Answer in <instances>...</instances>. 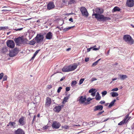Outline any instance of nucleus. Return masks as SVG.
Here are the masks:
<instances>
[{"instance_id":"f8f14e48","label":"nucleus","mask_w":134,"mask_h":134,"mask_svg":"<svg viewBox=\"0 0 134 134\" xmlns=\"http://www.w3.org/2000/svg\"><path fill=\"white\" fill-rule=\"evenodd\" d=\"M86 100V96L83 97L82 96H81L79 97V101L80 103L83 104L84 103L85 104V102Z\"/></svg>"},{"instance_id":"69168bd1","label":"nucleus","mask_w":134,"mask_h":134,"mask_svg":"<svg viewBox=\"0 0 134 134\" xmlns=\"http://www.w3.org/2000/svg\"><path fill=\"white\" fill-rule=\"evenodd\" d=\"M89 58L87 57L85 58V62H87L89 61Z\"/></svg>"},{"instance_id":"ddd939ff","label":"nucleus","mask_w":134,"mask_h":134,"mask_svg":"<svg viewBox=\"0 0 134 134\" xmlns=\"http://www.w3.org/2000/svg\"><path fill=\"white\" fill-rule=\"evenodd\" d=\"M24 117L22 116L19 119L18 122L19 123V125L22 126L25 125V122L24 121Z\"/></svg>"},{"instance_id":"4468645a","label":"nucleus","mask_w":134,"mask_h":134,"mask_svg":"<svg viewBox=\"0 0 134 134\" xmlns=\"http://www.w3.org/2000/svg\"><path fill=\"white\" fill-rule=\"evenodd\" d=\"M103 108V106L101 105H98L95 106L94 107V111H96L98 110L101 111Z\"/></svg>"},{"instance_id":"2f4dec72","label":"nucleus","mask_w":134,"mask_h":134,"mask_svg":"<svg viewBox=\"0 0 134 134\" xmlns=\"http://www.w3.org/2000/svg\"><path fill=\"white\" fill-rule=\"evenodd\" d=\"M9 29L8 27L7 26H0V30L5 31Z\"/></svg>"},{"instance_id":"79ce46f5","label":"nucleus","mask_w":134,"mask_h":134,"mask_svg":"<svg viewBox=\"0 0 134 134\" xmlns=\"http://www.w3.org/2000/svg\"><path fill=\"white\" fill-rule=\"evenodd\" d=\"M92 123L93 124V126H94L95 125L97 124H99V123H101V122H100V121L99 122L92 121Z\"/></svg>"},{"instance_id":"a878e982","label":"nucleus","mask_w":134,"mask_h":134,"mask_svg":"<svg viewBox=\"0 0 134 134\" xmlns=\"http://www.w3.org/2000/svg\"><path fill=\"white\" fill-rule=\"evenodd\" d=\"M110 94L111 95V96L113 97H116L119 95L118 93L114 92H111Z\"/></svg>"},{"instance_id":"20e7f679","label":"nucleus","mask_w":134,"mask_h":134,"mask_svg":"<svg viewBox=\"0 0 134 134\" xmlns=\"http://www.w3.org/2000/svg\"><path fill=\"white\" fill-rule=\"evenodd\" d=\"M44 38V35L41 33L37 34L34 38L35 40L36 41L37 43H39L41 42L43 40Z\"/></svg>"},{"instance_id":"7ed1b4c3","label":"nucleus","mask_w":134,"mask_h":134,"mask_svg":"<svg viewBox=\"0 0 134 134\" xmlns=\"http://www.w3.org/2000/svg\"><path fill=\"white\" fill-rule=\"evenodd\" d=\"M123 38L125 41L129 44L130 45L134 43V40L129 35H126L124 36Z\"/></svg>"},{"instance_id":"f257e3e1","label":"nucleus","mask_w":134,"mask_h":134,"mask_svg":"<svg viewBox=\"0 0 134 134\" xmlns=\"http://www.w3.org/2000/svg\"><path fill=\"white\" fill-rule=\"evenodd\" d=\"M95 11L96 13H95L93 11L92 16H94L95 18L97 21L100 22H105L111 19L110 17L105 16L102 14L104 12V10L103 8L97 7L95 9Z\"/></svg>"},{"instance_id":"39448f33","label":"nucleus","mask_w":134,"mask_h":134,"mask_svg":"<svg viewBox=\"0 0 134 134\" xmlns=\"http://www.w3.org/2000/svg\"><path fill=\"white\" fill-rule=\"evenodd\" d=\"M6 44L7 46L11 49L14 48L15 46L14 42L12 40H8L6 42Z\"/></svg>"},{"instance_id":"2eb2a0df","label":"nucleus","mask_w":134,"mask_h":134,"mask_svg":"<svg viewBox=\"0 0 134 134\" xmlns=\"http://www.w3.org/2000/svg\"><path fill=\"white\" fill-rule=\"evenodd\" d=\"M62 70L63 72H69L70 71L69 65H65L63 68Z\"/></svg>"},{"instance_id":"4c0bfd02","label":"nucleus","mask_w":134,"mask_h":134,"mask_svg":"<svg viewBox=\"0 0 134 134\" xmlns=\"http://www.w3.org/2000/svg\"><path fill=\"white\" fill-rule=\"evenodd\" d=\"M84 80H85V79L84 78L81 79L79 81V85H81L83 83Z\"/></svg>"},{"instance_id":"5fc2aeb1","label":"nucleus","mask_w":134,"mask_h":134,"mask_svg":"<svg viewBox=\"0 0 134 134\" xmlns=\"http://www.w3.org/2000/svg\"><path fill=\"white\" fill-rule=\"evenodd\" d=\"M70 90V87H66L65 88L66 92H68Z\"/></svg>"},{"instance_id":"6e6d98bb","label":"nucleus","mask_w":134,"mask_h":134,"mask_svg":"<svg viewBox=\"0 0 134 134\" xmlns=\"http://www.w3.org/2000/svg\"><path fill=\"white\" fill-rule=\"evenodd\" d=\"M48 126H45L43 127V129L45 130H46L47 129H48Z\"/></svg>"},{"instance_id":"a19ab883","label":"nucleus","mask_w":134,"mask_h":134,"mask_svg":"<svg viewBox=\"0 0 134 134\" xmlns=\"http://www.w3.org/2000/svg\"><path fill=\"white\" fill-rule=\"evenodd\" d=\"M62 129L63 128H64L65 129H67L69 128V126L66 125H65L64 126H62Z\"/></svg>"},{"instance_id":"603ef678","label":"nucleus","mask_w":134,"mask_h":134,"mask_svg":"<svg viewBox=\"0 0 134 134\" xmlns=\"http://www.w3.org/2000/svg\"><path fill=\"white\" fill-rule=\"evenodd\" d=\"M98 63L96 61L94 62L93 63L92 65V66H96L97 64Z\"/></svg>"},{"instance_id":"1a4fd4ad","label":"nucleus","mask_w":134,"mask_h":134,"mask_svg":"<svg viewBox=\"0 0 134 134\" xmlns=\"http://www.w3.org/2000/svg\"><path fill=\"white\" fill-rule=\"evenodd\" d=\"M80 64V63L78 62V63H74L72 65H69L70 71H72L75 70L77 67Z\"/></svg>"},{"instance_id":"4be33fe9","label":"nucleus","mask_w":134,"mask_h":134,"mask_svg":"<svg viewBox=\"0 0 134 134\" xmlns=\"http://www.w3.org/2000/svg\"><path fill=\"white\" fill-rule=\"evenodd\" d=\"M120 10L121 9L119 7L117 6H116L112 10V12H119Z\"/></svg>"},{"instance_id":"6ab92c4d","label":"nucleus","mask_w":134,"mask_h":134,"mask_svg":"<svg viewBox=\"0 0 134 134\" xmlns=\"http://www.w3.org/2000/svg\"><path fill=\"white\" fill-rule=\"evenodd\" d=\"M53 110L55 112L58 113L61 110V108L59 105L56 106L53 109Z\"/></svg>"},{"instance_id":"c85d7f7f","label":"nucleus","mask_w":134,"mask_h":134,"mask_svg":"<svg viewBox=\"0 0 134 134\" xmlns=\"http://www.w3.org/2000/svg\"><path fill=\"white\" fill-rule=\"evenodd\" d=\"M68 5H71L73 4H74L76 3V1L75 0H70L68 2ZM68 5H66L67 6Z\"/></svg>"},{"instance_id":"423d86ee","label":"nucleus","mask_w":134,"mask_h":134,"mask_svg":"<svg viewBox=\"0 0 134 134\" xmlns=\"http://www.w3.org/2000/svg\"><path fill=\"white\" fill-rule=\"evenodd\" d=\"M47 9L48 10L53 9L55 6L53 2L50 1L48 2L47 5Z\"/></svg>"},{"instance_id":"09e8293b","label":"nucleus","mask_w":134,"mask_h":134,"mask_svg":"<svg viewBox=\"0 0 134 134\" xmlns=\"http://www.w3.org/2000/svg\"><path fill=\"white\" fill-rule=\"evenodd\" d=\"M23 29V28H20L18 29H14V30L16 31H20L21 30Z\"/></svg>"},{"instance_id":"3c124183","label":"nucleus","mask_w":134,"mask_h":134,"mask_svg":"<svg viewBox=\"0 0 134 134\" xmlns=\"http://www.w3.org/2000/svg\"><path fill=\"white\" fill-rule=\"evenodd\" d=\"M97 80V79L95 77H92L91 79V81L92 82L96 80Z\"/></svg>"},{"instance_id":"f3484780","label":"nucleus","mask_w":134,"mask_h":134,"mask_svg":"<svg viewBox=\"0 0 134 134\" xmlns=\"http://www.w3.org/2000/svg\"><path fill=\"white\" fill-rule=\"evenodd\" d=\"M96 45L94 46L91 47L90 48H87V52H89L90 51L91 49H92L93 50L96 51L98 50L100 48V47L99 46L98 48H96Z\"/></svg>"},{"instance_id":"a211bd4d","label":"nucleus","mask_w":134,"mask_h":134,"mask_svg":"<svg viewBox=\"0 0 134 134\" xmlns=\"http://www.w3.org/2000/svg\"><path fill=\"white\" fill-rule=\"evenodd\" d=\"M52 33L51 32H49L46 35V38L47 39L50 40L52 38Z\"/></svg>"},{"instance_id":"4d7b16f0","label":"nucleus","mask_w":134,"mask_h":134,"mask_svg":"<svg viewBox=\"0 0 134 134\" xmlns=\"http://www.w3.org/2000/svg\"><path fill=\"white\" fill-rule=\"evenodd\" d=\"M109 119V118H108L107 119H105L104 120H103V121H102V120H101L100 121V122H101V123H102V122H105V121H107V120H108Z\"/></svg>"},{"instance_id":"6e6552de","label":"nucleus","mask_w":134,"mask_h":134,"mask_svg":"<svg viewBox=\"0 0 134 134\" xmlns=\"http://www.w3.org/2000/svg\"><path fill=\"white\" fill-rule=\"evenodd\" d=\"M61 126V124L60 123L56 121H53L52 125V128L54 129H58Z\"/></svg>"},{"instance_id":"37998d69","label":"nucleus","mask_w":134,"mask_h":134,"mask_svg":"<svg viewBox=\"0 0 134 134\" xmlns=\"http://www.w3.org/2000/svg\"><path fill=\"white\" fill-rule=\"evenodd\" d=\"M7 75H5L4 76H3V81H6L7 79Z\"/></svg>"},{"instance_id":"338daca9","label":"nucleus","mask_w":134,"mask_h":134,"mask_svg":"<svg viewBox=\"0 0 134 134\" xmlns=\"http://www.w3.org/2000/svg\"><path fill=\"white\" fill-rule=\"evenodd\" d=\"M69 21H70L71 22H73V19L72 18H70L69 19Z\"/></svg>"},{"instance_id":"49530a36","label":"nucleus","mask_w":134,"mask_h":134,"mask_svg":"<svg viewBox=\"0 0 134 134\" xmlns=\"http://www.w3.org/2000/svg\"><path fill=\"white\" fill-rule=\"evenodd\" d=\"M97 92V90H96L93 93L92 92V93L91 94V95L93 97H94L95 96L96 93Z\"/></svg>"},{"instance_id":"c756f323","label":"nucleus","mask_w":134,"mask_h":134,"mask_svg":"<svg viewBox=\"0 0 134 134\" xmlns=\"http://www.w3.org/2000/svg\"><path fill=\"white\" fill-rule=\"evenodd\" d=\"M8 51V48L7 47H3L1 50L2 52L4 53H5Z\"/></svg>"},{"instance_id":"bf43d9fd","label":"nucleus","mask_w":134,"mask_h":134,"mask_svg":"<svg viewBox=\"0 0 134 134\" xmlns=\"http://www.w3.org/2000/svg\"><path fill=\"white\" fill-rule=\"evenodd\" d=\"M88 124V123L86 122H83L82 123V125L83 126H86Z\"/></svg>"},{"instance_id":"7c9ffc66","label":"nucleus","mask_w":134,"mask_h":134,"mask_svg":"<svg viewBox=\"0 0 134 134\" xmlns=\"http://www.w3.org/2000/svg\"><path fill=\"white\" fill-rule=\"evenodd\" d=\"M94 98H91L90 97H88L87 99H86V101L87 102L85 103V104L87 105L90 103V101L92 100Z\"/></svg>"},{"instance_id":"bb28decb","label":"nucleus","mask_w":134,"mask_h":134,"mask_svg":"<svg viewBox=\"0 0 134 134\" xmlns=\"http://www.w3.org/2000/svg\"><path fill=\"white\" fill-rule=\"evenodd\" d=\"M35 41V39H34V38L32 40L29 41V43H27V44H29L30 45H34L36 43V42Z\"/></svg>"},{"instance_id":"e433bc0d","label":"nucleus","mask_w":134,"mask_h":134,"mask_svg":"<svg viewBox=\"0 0 134 134\" xmlns=\"http://www.w3.org/2000/svg\"><path fill=\"white\" fill-rule=\"evenodd\" d=\"M107 92L106 91H102L101 93L102 97H104L107 94Z\"/></svg>"},{"instance_id":"473e14b6","label":"nucleus","mask_w":134,"mask_h":134,"mask_svg":"<svg viewBox=\"0 0 134 134\" xmlns=\"http://www.w3.org/2000/svg\"><path fill=\"white\" fill-rule=\"evenodd\" d=\"M127 122L124 119L122 121H120L118 125H122L125 124H126Z\"/></svg>"},{"instance_id":"c03bdc74","label":"nucleus","mask_w":134,"mask_h":134,"mask_svg":"<svg viewBox=\"0 0 134 134\" xmlns=\"http://www.w3.org/2000/svg\"><path fill=\"white\" fill-rule=\"evenodd\" d=\"M62 89V87H59L58 88L57 91L58 93H59L61 91V90Z\"/></svg>"},{"instance_id":"b1692460","label":"nucleus","mask_w":134,"mask_h":134,"mask_svg":"<svg viewBox=\"0 0 134 134\" xmlns=\"http://www.w3.org/2000/svg\"><path fill=\"white\" fill-rule=\"evenodd\" d=\"M130 113H128L125 117L124 118V119L127 122L131 118V116H129Z\"/></svg>"},{"instance_id":"c9c22d12","label":"nucleus","mask_w":134,"mask_h":134,"mask_svg":"<svg viewBox=\"0 0 134 134\" xmlns=\"http://www.w3.org/2000/svg\"><path fill=\"white\" fill-rule=\"evenodd\" d=\"M96 90L95 88H92L89 90L88 92L89 93H92V92L93 93Z\"/></svg>"},{"instance_id":"aec40b11","label":"nucleus","mask_w":134,"mask_h":134,"mask_svg":"<svg viewBox=\"0 0 134 134\" xmlns=\"http://www.w3.org/2000/svg\"><path fill=\"white\" fill-rule=\"evenodd\" d=\"M9 56L10 57H13L16 55L17 53H14L13 52V51L12 50L9 51Z\"/></svg>"},{"instance_id":"774afa93","label":"nucleus","mask_w":134,"mask_h":134,"mask_svg":"<svg viewBox=\"0 0 134 134\" xmlns=\"http://www.w3.org/2000/svg\"><path fill=\"white\" fill-rule=\"evenodd\" d=\"M102 114V112H98L96 115L97 116H99Z\"/></svg>"},{"instance_id":"f704fd0d","label":"nucleus","mask_w":134,"mask_h":134,"mask_svg":"<svg viewBox=\"0 0 134 134\" xmlns=\"http://www.w3.org/2000/svg\"><path fill=\"white\" fill-rule=\"evenodd\" d=\"M12 50V51H13V52L14 53H17V54L19 51V49L18 48L16 47L14 48Z\"/></svg>"},{"instance_id":"58836bf2","label":"nucleus","mask_w":134,"mask_h":134,"mask_svg":"<svg viewBox=\"0 0 134 134\" xmlns=\"http://www.w3.org/2000/svg\"><path fill=\"white\" fill-rule=\"evenodd\" d=\"M101 97L100 96H96L95 99L97 100H99L101 99Z\"/></svg>"},{"instance_id":"052dcab7","label":"nucleus","mask_w":134,"mask_h":134,"mask_svg":"<svg viewBox=\"0 0 134 134\" xmlns=\"http://www.w3.org/2000/svg\"><path fill=\"white\" fill-rule=\"evenodd\" d=\"M105 103V102L104 100H101L99 102V103L101 104H104Z\"/></svg>"},{"instance_id":"8fccbe9b","label":"nucleus","mask_w":134,"mask_h":134,"mask_svg":"<svg viewBox=\"0 0 134 134\" xmlns=\"http://www.w3.org/2000/svg\"><path fill=\"white\" fill-rule=\"evenodd\" d=\"M62 1L63 4H66L68 2L67 0H62Z\"/></svg>"},{"instance_id":"ea45409f","label":"nucleus","mask_w":134,"mask_h":134,"mask_svg":"<svg viewBox=\"0 0 134 134\" xmlns=\"http://www.w3.org/2000/svg\"><path fill=\"white\" fill-rule=\"evenodd\" d=\"M46 103H47V104L50 105L51 103V99L50 98H49V99L47 100Z\"/></svg>"},{"instance_id":"0e129e2a","label":"nucleus","mask_w":134,"mask_h":134,"mask_svg":"<svg viewBox=\"0 0 134 134\" xmlns=\"http://www.w3.org/2000/svg\"><path fill=\"white\" fill-rule=\"evenodd\" d=\"M65 76H63L62 77L60 80V81H62L65 78Z\"/></svg>"},{"instance_id":"72a5a7b5","label":"nucleus","mask_w":134,"mask_h":134,"mask_svg":"<svg viewBox=\"0 0 134 134\" xmlns=\"http://www.w3.org/2000/svg\"><path fill=\"white\" fill-rule=\"evenodd\" d=\"M77 83L76 81V80L73 81L71 82V85L72 87H74L76 85Z\"/></svg>"},{"instance_id":"f03ea898","label":"nucleus","mask_w":134,"mask_h":134,"mask_svg":"<svg viewBox=\"0 0 134 134\" xmlns=\"http://www.w3.org/2000/svg\"><path fill=\"white\" fill-rule=\"evenodd\" d=\"M14 40L17 46H19L20 44H27V42L28 41L27 38H24L23 36L15 37Z\"/></svg>"},{"instance_id":"412c9836","label":"nucleus","mask_w":134,"mask_h":134,"mask_svg":"<svg viewBox=\"0 0 134 134\" xmlns=\"http://www.w3.org/2000/svg\"><path fill=\"white\" fill-rule=\"evenodd\" d=\"M40 51V49H39L37 50L34 53V54L33 56L31 58L30 60V61H31L32 60H33L35 57L36 56V55L39 52V51Z\"/></svg>"},{"instance_id":"864d4df0","label":"nucleus","mask_w":134,"mask_h":134,"mask_svg":"<svg viewBox=\"0 0 134 134\" xmlns=\"http://www.w3.org/2000/svg\"><path fill=\"white\" fill-rule=\"evenodd\" d=\"M31 33L32 34V35H31V36L32 37L35 34V32L34 31L31 30V32L30 34H31Z\"/></svg>"},{"instance_id":"cd10ccee","label":"nucleus","mask_w":134,"mask_h":134,"mask_svg":"<svg viewBox=\"0 0 134 134\" xmlns=\"http://www.w3.org/2000/svg\"><path fill=\"white\" fill-rule=\"evenodd\" d=\"M74 27H75V26H71L65 28L63 29V31L64 32L67 31L69 30L70 29L72 28H73Z\"/></svg>"},{"instance_id":"dca6fc26","label":"nucleus","mask_w":134,"mask_h":134,"mask_svg":"<svg viewBox=\"0 0 134 134\" xmlns=\"http://www.w3.org/2000/svg\"><path fill=\"white\" fill-rule=\"evenodd\" d=\"M127 76L126 75L119 74L118 79H120L121 80H124L127 78Z\"/></svg>"},{"instance_id":"393cba45","label":"nucleus","mask_w":134,"mask_h":134,"mask_svg":"<svg viewBox=\"0 0 134 134\" xmlns=\"http://www.w3.org/2000/svg\"><path fill=\"white\" fill-rule=\"evenodd\" d=\"M15 124L16 123L14 122L10 121L9 122V125H10V127L13 128L16 127Z\"/></svg>"},{"instance_id":"9d476101","label":"nucleus","mask_w":134,"mask_h":134,"mask_svg":"<svg viewBox=\"0 0 134 134\" xmlns=\"http://www.w3.org/2000/svg\"><path fill=\"white\" fill-rule=\"evenodd\" d=\"M126 4L128 7H132L134 5V0H127Z\"/></svg>"},{"instance_id":"de8ad7c7","label":"nucleus","mask_w":134,"mask_h":134,"mask_svg":"<svg viewBox=\"0 0 134 134\" xmlns=\"http://www.w3.org/2000/svg\"><path fill=\"white\" fill-rule=\"evenodd\" d=\"M118 90V89L117 87H115V88H113L111 91H117Z\"/></svg>"},{"instance_id":"5701e85b","label":"nucleus","mask_w":134,"mask_h":134,"mask_svg":"<svg viewBox=\"0 0 134 134\" xmlns=\"http://www.w3.org/2000/svg\"><path fill=\"white\" fill-rule=\"evenodd\" d=\"M116 101V99H115L113 100L111 102H110L109 105H108V107L109 108H111L114 105V103Z\"/></svg>"},{"instance_id":"0eeeda50","label":"nucleus","mask_w":134,"mask_h":134,"mask_svg":"<svg viewBox=\"0 0 134 134\" xmlns=\"http://www.w3.org/2000/svg\"><path fill=\"white\" fill-rule=\"evenodd\" d=\"M80 11L83 16H85L87 17L89 15V14L86 9L84 7H80Z\"/></svg>"},{"instance_id":"9b49d317","label":"nucleus","mask_w":134,"mask_h":134,"mask_svg":"<svg viewBox=\"0 0 134 134\" xmlns=\"http://www.w3.org/2000/svg\"><path fill=\"white\" fill-rule=\"evenodd\" d=\"M14 134H25L24 130L20 128H18L14 131Z\"/></svg>"},{"instance_id":"e2e57ef3","label":"nucleus","mask_w":134,"mask_h":134,"mask_svg":"<svg viewBox=\"0 0 134 134\" xmlns=\"http://www.w3.org/2000/svg\"><path fill=\"white\" fill-rule=\"evenodd\" d=\"M71 14H75L74 13H73L72 12L71 13H66L65 14V15L68 16L69 15H70Z\"/></svg>"},{"instance_id":"a18cd8bd","label":"nucleus","mask_w":134,"mask_h":134,"mask_svg":"<svg viewBox=\"0 0 134 134\" xmlns=\"http://www.w3.org/2000/svg\"><path fill=\"white\" fill-rule=\"evenodd\" d=\"M69 99V98L68 97L66 96L64 98L63 100H64V101H65L66 102H67V100Z\"/></svg>"},{"instance_id":"13d9d810","label":"nucleus","mask_w":134,"mask_h":134,"mask_svg":"<svg viewBox=\"0 0 134 134\" xmlns=\"http://www.w3.org/2000/svg\"><path fill=\"white\" fill-rule=\"evenodd\" d=\"M3 73H1L0 74V80L1 79L3 78Z\"/></svg>"},{"instance_id":"680f3d73","label":"nucleus","mask_w":134,"mask_h":134,"mask_svg":"<svg viewBox=\"0 0 134 134\" xmlns=\"http://www.w3.org/2000/svg\"><path fill=\"white\" fill-rule=\"evenodd\" d=\"M52 88V86L51 85H48L47 87V88L48 89H49Z\"/></svg>"}]
</instances>
